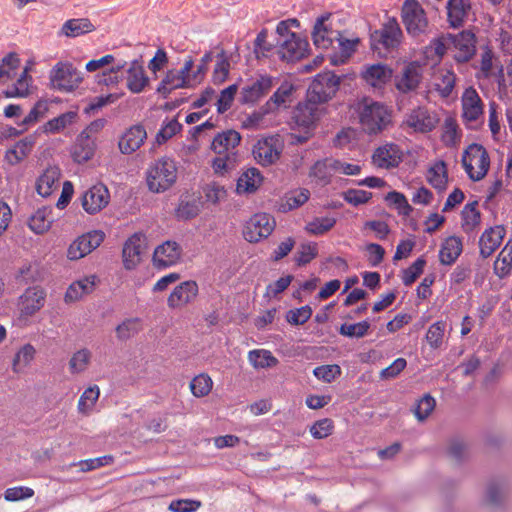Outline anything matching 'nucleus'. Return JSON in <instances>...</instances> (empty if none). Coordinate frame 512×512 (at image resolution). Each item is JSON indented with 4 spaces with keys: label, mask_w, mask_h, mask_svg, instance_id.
I'll return each mask as SVG.
<instances>
[{
    "label": "nucleus",
    "mask_w": 512,
    "mask_h": 512,
    "mask_svg": "<svg viewBox=\"0 0 512 512\" xmlns=\"http://www.w3.org/2000/svg\"><path fill=\"white\" fill-rule=\"evenodd\" d=\"M324 109H320L307 100L299 102L292 110L290 126L298 130L299 134H292L293 144H304L314 135L317 123L321 119Z\"/></svg>",
    "instance_id": "nucleus-1"
},
{
    "label": "nucleus",
    "mask_w": 512,
    "mask_h": 512,
    "mask_svg": "<svg viewBox=\"0 0 512 512\" xmlns=\"http://www.w3.org/2000/svg\"><path fill=\"white\" fill-rule=\"evenodd\" d=\"M359 118L368 135H378L392 123L391 110L385 104L368 97L359 103Z\"/></svg>",
    "instance_id": "nucleus-2"
},
{
    "label": "nucleus",
    "mask_w": 512,
    "mask_h": 512,
    "mask_svg": "<svg viewBox=\"0 0 512 512\" xmlns=\"http://www.w3.org/2000/svg\"><path fill=\"white\" fill-rule=\"evenodd\" d=\"M401 17L408 35L418 43L423 42L429 31V21L422 5L417 0H405Z\"/></svg>",
    "instance_id": "nucleus-3"
},
{
    "label": "nucleus",
    "mask_w": 512,
    "mask_h": 512,
    "mask_svg": "<svg viewBox=\"0 0 512 512\" xmlns=\"http://www.w3.org/2000/svg\"><path fill=\"white\" fill-rule=\"evenodd\" d=\"M147 185L151 192L162 193L177 180V167L173 159L162 157L150 165L147 171Z\"/></svg>",
    "instance_id": "nucleus-4"
},
{
    "label": "nucleus",
    "mask_w": 512,
    "mask_h": 512,
    "mask_svg": "<svg viewBox=\"0 0 512 512\" xmlns=\"http://www.w3.org/2000/svg\"><path fill=\"white\" fill-rule=\"evenodd\" d=\"M402 37L401 27L396 18L392 17L383 23L380 29L370 33V47L373 51L384 49L391 52L398 49Z\"/></svg>",
    "instance_id": "nucleus-5"
},
{
    "label": "nucleus",
    "mask_w": 512,
    "mask_h": 512,
    "mask_svg": "<svg viewBox=\"0 0 512 512\" xmlns=\"http://www.w3.org/2000/svg\"><path fill=\"white\" fill-rule=\"evenodd\" d=\"M49 78L53 88L62 92L75 90L83 80L77 68L67 61L56 63L50 71Z\"/></svg>",
    "instance_id": "nucleus-6"
},
{
    "label": "nucleus",
    "mask_w": 512,
    "mask_h": 512,
    "mask_svg": "<svg viewBox=\"0 0 512 512\" xmlns=\"http://www.w3.org/2000/svg\"><path fill=\"white\" fill-rule=\"evenodd\" d=\"M449 45L458 51L453 59L458 64L468 63L476 55L477 38L475 33L470 29H464L458 34L446 33Z\"/></svg>",
    "instance_id": "nucleus-7"
},
{
    "label": "nucleus",
    "mask_w": 512,
    "mask_h": 512,
    "mask_svg": "<svg viewBox=\"0 0 512 512\" xmlns=\"http://www.w3.org/2000/svg\"><path fill=\"white\" fill-rule=\"evenodd\" d=\"M275 228V219L267 213L253 215L244 227V238L251 243H257L268 238Z\"/></svg>",
    "instance_id": "nucleus-8"
},
{
    "label": "nucleus",
    "mask_w": 512,
    "mask_h": 512,
    "mask_svg": "<svg viewBox=\"0 0 512 512\" xmlns=\"http://www.w3.org/2000/svg\"><path fill=\"white\" fill-rule=\"evenodd\" d=\"M105 239V233L101 230H92L75 239L67 250L70 260H78L98 248Z\"/></svg>",
    "instance_id": "nucleus-9"
},
{
    "label": "nucleus",
    "mask_w": 512,
    "mask_h": 512,
    "mask_svg": "<svg viewBox=\"0 0 512 512\" xmlns=\"http://www.w3.org/2000/svg\"><path fill=\"white\" fill-rule=\"evenodd\" d=\"M277 44L280 46V59L288 63L304 59L310 51L307 38H302L299 34H291V38L285 39L282 43L277 40Z\"/></svg>",
    "instance_id": "nucleus-10"
},
{
    "label": "nucleus",
    "mask_w": 512,
    "mask_h": 512,
    "mask_svg": "<svg viewBox=\"0 0 512 512\" xmlns=\"http://www.w3.org/2000/svg\"><path fill=\"white\" fill-rule=\"evenodd\" d=\"M110 200V193L108 188L98 183L87 191L81 197V204L83 209L90 215H94L105 208Z\"/></svg>",
    "instance_id": "nucleus-11"
},
{
    "label": "nucleus",
    "mask_w": 512,
    "mask_h": 512,
    "mask_svg": "<svg viewBox=\"0 0 512 512\" xmlns=\"http://www.w3.org/2000/svg\"><path fill=\"white\" fill-rule=\"evenodd\" d=\"M438 122L439 119L435 115H432L424 106H418L412 109L411 112L407 114L404 121L414 132L423 134L432 132Z\"/></svg>",
    "instance_id": "nucleus-12"
},
{
    "label": "nucleus",
    "mask_w": 512,
    "mask_h": 512,
    "mask_svg": "<svg viewBox=\"0 0 512 512\" xmlns=\"http://www.w3.org/2000/svg\"><path fill=\"white\" fill-rule=\"evenodd\" d=\"M372 160L382 169L397 168L403 161V151L396 143H386L375 149Z\"/></svg>",
    "instance_id": "nucleus-13"
},
{
    "label": "nucleus",
    "mask_w": 512,
    "mask_h": 512,
    "mask_svg": "<svg viewBox=\"0 0 512 512\" xmlns=\"http://www.w3.org/2000/svg\"><path fill=\"white\" fill-rule=\"evenodd\" d=\"M199 292L198 284L194 280H187L177 285L167 299V305L171 309L182 308L191 304Z\"/></svg>",
    "instance_id": "nucleus-14"
},
{
    "label": "nucleus",
    "mask_w": 512,
    "mask_h": 512,
    "mask_svg": "<svg viewBox=\"0 0 512 512\" xmlns=\"http://www.w3.org/2000/svg\"><path fill=\"white\" fill-rule=\"evenodd\" d=\"M273 77L260 75L251 85L242 88L239 101L241 104H254L260 98L269 93L273 87Z\"/></svg>",
    "instance_id": "nucleus-15"
},
{
    "label": "nucleus",
    "mask_w": 512,
    "mask_h": 512,
    "mask_svg": "<svg viewBox=\"0 0 512 512\" xmlns=\"http://www.w3.org/2000/svg\"><path fill=\"white\" fill-rule=\"evenodd\" d=\"M46 291L41 286L28 287L20 297V310L24 316H33L44 307Z\"/></svg>",
    "instance_id": "nucleus-16"
},
{
    "label": "nucleus",
    "mask_w": 512,
    "mask_h": 512,
    "mask_svg": "<svg viewBox=\"0 0 512 512\" xmlns=\"http://www.w3.org/2000/svg\"><path fill=\"white\" fill-rule=\"evenodd\" d=\"M182 255V247L176 241H165L153 254V262L158 268H167L176 264Z\"/></svg>",
    "instance_id": "nucleus-17"
},
{
    "label": "nucleus",
    "mask_w": 512,
    "mask_h": 512,
    "mask_svg": "<svg viewBox=\"0 0 512 512\" xmlns=\"http://www.w3.org/2000/svg\"><path fill=\"white\" fill-rule=\"evenodd\" d=\"M506 230L503 225H496L486 229L479 240L480 255L483 259L490 257L501 245Z\"/></svg>",
    "instance_id": "nucleus-18"
},
{
    "label": "nucleus",
    "mask_w": 512,
    "mask_h": 512,
    "mask_svg": "<svg viewBox=\"0 0 512 512\" xmlns=\"http://www.w3.org/2000/svg\"><path fill=\"white\" fill-rule=\"evenodd\" d=\"M342 162L337 159L326 157L317 160L309 170V176L316 179V182L321 186H326L331 183L333 172L340 170Z\"/></svg>",
    "instance_id": "nucleus-19"
},
{
    "label": "nucleus",
    "mask_w": 512,
    "mask_h": 512,
    "mask_svg": "<svg viewBox=\"0 0 512 512\" xmlns=\"http://www.w3.org/2000/svg\"><path fill=\"white\" fill-rule=\"evenodd\" d=\"M147 138L142 124H135L128 128L121 136L118 146L123 154H131L138 150Z\"/></svg>",
    "instance_id": "nucleus-20"
},
{
    "label": "nucleus",
    "mask_w": 512,
    "mask_h": 512,
    "mask_svg": "<svg viewBox=\"0 0 512 512\" xmlns=\"http://www.w3.org/2000/svg\"><path fill=\"white\" fill-rule=\"evenodd\" d=\"M96 141L86 132H81L71 149V156L74 162L83 164L91 160L96 151Z\"/></svg>",
    "instance_id": "nucleus-21"
},
{
    "label": "nucleus",
    "mask_w": 512,
    "mask_h": 512,
    "mask_svg": "<svg viewBox=\"0 0 512 512\" xmlns=\"http://www.w3.org/2000/svg\"><path fill=\"white\" fill-rule=\"evenodd\" d=\"M393 70L386 64H372L361 73L362 79L370 86L381 89L392 78Z\"/></svg>",
    "instance_id": "nucleus-22"
},
{
    "label": "nucleus",
    "mask_w": 512,
    "mask_h": 512,
    "mask_svg": "<svg viewBox=\"0 0 512 512\" xmlns=\"http://www.w3.org/2000/svg\"><path fill=\"white\" fill-rule=\"evenodd\" d=\"M200 193L197 195H181L175 209L176 217L180 220L189 221L196 218L203 207Z\"/></svg>",
    "instance_id": "nucleus-23"
},
{
    "label": "nucleus",
    "mask_w": 512,
    "mask_h": 512,
    "mask_svg": "<svg viewBox=\"0 0 512 512\" xmlns=\"http://www.w3.org/2000/svg\"><path fill=\"white\" fill-rule=\"evenodd\" d=\"M462 110L463 118L470 122L478 120L483 113V102L473 87L466 89L462 96Z\"/></svg>",
    "instance_id": "nucleus-24"
},
{
    "label": "nucleus",
    "mask_w": 512,
    "mask_h": 512,
    "mask_svg": "<svg viewBox=\"0 0 512 512\" xmlns=\"http://www.w3.org/2000/svg\"><path fill=\"white\" fill-rule=\"evenodd\" d=\"M141 236L137 233L129 237L122 248V260L126 270L135 269L141 261Z\"/></svg>",
    "instance_id": "nucleus-25"
},
{
    "label": "nucleus",
    "mask_w": 512,
    "mask_h": 512,
    "mask_svg": "<svg viewBox=\"0 0 512 512\" xmlns=\"http://www.w3.org/2000/svg\"><path fill=\"white\" fill-rule=\"evenodd\" d=\"M446 8L449 26L458 29L464 25L471 10V2L470 0H448Z\"/></svg>",
    "instance_id": "nucleus-26"
},
{
    "label": "nucleus",
    "mask_w": 512,
    "mask_h": 512,
    "mask_svg": "<svg viewBox=\"0 0 512 512\" xmlns=\"http://www.w3.org/2000/svg\"><path fill=\"white\" fill-rule=\"evenodd\" d=\"M193 87L194 84L190 82V79L182 78L176 70L170 69L165 73L156 92L159 93L163 99H167L171 92L176 89Z\"/></svg>",
    "instance_id": "nucleus-27"
},
{
    "label": "nucleus",
    "mask_w": 512,
    "mask_h": 512,
    "mask_svg": "<svg viewBox=\"0 0 512 512\" xmlns=\"http://www.w3.org/2000/svg\"><path fill=\"white\" fill-rule=\"evenodd\" d=\"M422 79L416 62H411L404 67L402 77L397 80L396 87L402 93H408L418 88Z\"/></svg>",
    "instance_id": "nucleus-28"
},
{
    "label": "nucleus",
    "mask_w": 512,
    "mask_h": 512,
    "mask_svg": "<svg viewBox=\"0 0 512 512\" xmlns=\"http://www.w3.org/2000/svg\"><path fill=\"white\" fill-rule=\"evenodd\" d=\"M463 251V244L460 237L450 236L441 245L439 260L442 265H452Z\"/></svg>",
    "instance_id": "nucleus-29"
},
{
    "label": "nucleus",
    "mask_w": 512,
    "mask_h": 512,
    "mask_svg": "<svg viewBox=\"0 0 512 512\" xmlns=\"http://www.w3.org/2000/svg\"><path fill=\"white\" fill-rule=\"evenodd\" d=\"M281 152L267 139L259 140L254 146L253 155L255 160L262 166H269L275 163Z\"/></svg>",
    "instance_id": "nucleus-30"
},
{
    "label": "nucleus",
    "mask_w": 512,
    "mask_h": 512,
    "mask_svg": "<svg viewBox=\"0 0 512 512\" xmlns=\"http://www.w3.org/2000/svg\"><path fill=\"white\" fill-rule=\"evenodd\" d=\"M241 134L236 130L230 129L218 133L212 143L211 149L217 154L226 153L229 149L236 148L241 142Z\"/></svg>",
    "instance_id": "nucleus-31"
},
{
    "label": "nucleus",
    "mask_w": 512,
    "mask_h": 512,
    "mask_svg": "<svg viewBox=\"0 0 512 512\" xmlns=\"http://www.w3.org/2000/svg\"><path fill=\"white\" fill-rule=\"evenodd\" d=\"M263 176L259 169L255 167L248 168L237 180L236 191L238 194L254 193L261 185Z\"/></svg>",
    "instance_id": "nucleus-32"
},
{
    "label": "nucleus",
    "mask_w": 512,
    "mask_h": 512,
    "mask_svg": "<svg viewBox=\"0 0 512 512\" xmlns=\"http://www.w3.org/2000/svg\"><path fill=\"white\" fill-rule=\"evenodd\" d=\"M127 87L132 93H140L149 83L144 68L137 60H134L127 70Z\"/></svg>",
    "instance_id": "nucleus-33"
},
{
    "label": "nucleus",
    "mask_w": 512,
    "mask_h": 512,
    "mask_svg": "<svg viewBox=\"0 0 512 512\" xmlns=\"http://www.w3.org/2000/svg\"><path fill=\"white\" fill-rule=\"evenodd\" d=\"M96 29L88 18H72L64 22L61 33L69 38L88 34Z\"/></svg>",
    "instance_id": "nucleus-34"
},
{
    "label": "nucleus",
    "mask_w": 512,
    "mask_h": 512,
    "mask_svg": "<svg viewBox=\"0 0 512 512\" xmlns=\"http://www.w3.org/2000/svg\"><path fill=\"white\" fill-rule=\"evenodd\" d=\"M428 183L438 192H443L447 188L448 172L447 165L443 160L438 161L434 166L429 168L427 174Z\"/></svg>",
    "instance_id": "nucleus-35"
},
{
    "label": "nucleus",
    "mask_w": 512,
    "mask_h": 512,
    "mask_svg": "<svg viewBox=\"0 0 512 512\" xmlns=\"http://www.w3.org/2000/svg\"><path fill=\"white\" fill-rule=\"evenodd\" d=\"M77 118V112L67 111L47 121L40 129L46 134H56L73 124Z\"/></svg>",
    "instance_id": "nucleus-36"
},
{
    "label": "nucleus",
    "mask_w": 512,
    "mask_h": 512,
    "mask_svg": "<svg viewBox=\"0 0 512 512\" xmlns=\"http://www.w3.org/2000/svg\"><path fill=\"white\" fill-rule=\"evenodd\" d=\"M334 96L335 95L330 91H327L323 88V84H321V82L318 80H313L307 89L305 100H307L308 103L318 107L320 104L327 103Z\"/></svg>",
    "instance_id": "nucleus-37"
},
{
    "label": "nucleus",
    "mask_w": 512,
    "mask_h": 512,
    "mask_svg": "<svg viewBox=\"0 0 512 512\" xmlns=\"http://www.w3.org/2000/svg\"><path fill=\"white\" fill-rule=\"evenodd\" d=\"M51 213V209L47 207L37 209L29 218L28 225L30 229L37 234L46 232L51 226L52 221L48 218Z\"/></svg>",
    "instance_id": "nucleus-38"
},
{
    "label": "nucleus",
    "mask_w": 512,
    "mask_h": 512,
    "mask_svg": "<svg viewBox=\"0 0 512 512\" xmlns=\"http://www.w3.org/2000/svg\"><path fill=\"white\" fill-rule=\"evenodd\" d=\"M469 149L472 151V158L478 159L477 165L479 170L477 171V178L483 179L490 168V156L485 147L478 143H472L469 145Z\"/></svg>",
    "instance_id": "nucleus-39"
},
{
    "label": "nucleus",
    "mask_w": 512,
    "mask_h": 512,
    "mask_svg": "<svg viewBox=\"0 0 512 512\" xmlns=\"http://www.w3.org/2000/svg\"><path fill=\"white\" fill-rule=\"evenodd\" d=\"M36 350L31 344H25L14 356L12 361V370L15 373H19L25 367H27L30 362L35 357Z\"/></svg>",
    "instance_id": "nucleus-40"
},
{
    "label": "nucleus",
    "mask_w": 512,
    "mask_h": 512,
    "mask_svg": "<svg viewBox=\"0 0 512 512\" xmlns=\"http://www.w3.org/2000/svg\"><path fill=\"white\" fill-rule=\"evenodd\" d=\"M217 62L212 74V82L215 85L222 84L229 75L230 62L226 52L222 49L216 56Z\"/></svg>",
    "instance_id": "nucleus-41"
},
{
    "label": "nucleus",
    "mask_w": 512,
    "mask_h": 512,
    "mask_svg": "<svg viewBox=\"0 0 512 512\" xmlns=\"http://www.w3.org/2000/svg\"><path fill=\"white\" fill-rule=\"evenodd\" d=\"M249 360L255 368H272L278 364V359L268 350H252Z\"/></svg>",
    "instance_id": "nucleus-42"
},
{
    "label": "nucleus",
    "mask_w": 512,
    "mask_h": 512,
    "mask_svg": "<svg viewBox=\"0 0 512 512\" xmlns=\"http://www.w3.org/2000/svg\"><path fill=\"white\" fill-rule=\"evenodd\" d=\"M445 330L446 322L443 320L433 323L428 328L425 338L432 349L436 350L442 346Z\"/></svg>",
    "instance_id": "nucleus-43"
},
{
    "label": "nucleus",
    "mask_w": 512,
    "mask_h": 512,
    "mask_svg": "<svg viewBox=\"0 0 512 512\" xmlns=\"http://www.w3.org/2000/svg\"><path fill=\"white\" fill-rule=\"evenodd\" d=\"M426 259L422 255L418 257L408 268L402 270V281L405 286H411L423 273Z\"/></svg>",
    "instance_id": "nucleus-44"
},
{
    "label": "nucleus",
    "mask_w": 512,
    "mask_h": 512,
    "mask_svg": "<svg viewBox=\"0 0 512 512\" xmlns=\"http://www.w3.org/2000/svg\"><path fill=\"white\" fill-rule=\"evenodd\" d=\"M370 322L369 320H363L358 323L354 324H347L344 323L340 326L338 332L340 335L349 337V338H362L365 335H367L369 329H370Z\"/></svg>",
    "instance_id": "nucleus-45"
},
{
    "label": "nucleus",
    "mask_w": 512,
    "mask_h": 512,
    "mask_svg": "<svg viewBox=\"0 0 512 512\" xmlns=\"http://www.w3.org/2000/svg\"><path fill=\"white\" fill-rule=\"evenodd\" d=\"M212 379L207 374H199L190 382V389L195 397H204L208 395L212 389Z\"/></svg>",
    "instance_id": "nucleus-46"
},
{
    "label": "nucleus",
    "mask_w": 512,
    "mask_h": 512,
    "mask_svg": "<svg viewBox=\"0 0 512 512\" xmlns=\"http://www.w3.org/2000/svg\"><path fill=\"white\" fill-rule=\"evenodd\" d=\"M57 180L56 172L46 170L36 181V191L42 197H49Z\"/></svg>",
    "instance_id": "nucleus-47"
},
{
    "label": "nucleus",
    "mask_w": 512,
    "mask_h": 512,
    "mask_svg": "<svg viewBox=\"0 0 512 512\" xmlns=\"http://www.w3.org/2000/svg\"><path fill=\"white\" fill-rule=\"evenodd\" d=\"M336 224V219L332 217H317L309 222L306 231L312 235L320 236L330 231Z\"/></svg>",
    "instance_id": "nucleus-48"
},
{
    "label": "nucleus",
    "mask_w": 512,
    "mask_h": 512,
    "mask_svg": "<svg viewBox=\"0 0 512 512\" xmlns=\"http://www.w3.org/2000/svg\"><path fill=\"white\" fill-rule=\"evenodd\" d=\"M385 200L389 205H393L403 216H409L413 211L412 206L408 203L405 195L398 191H391L385 196Z\"/></svg>",
    "instance_id": "nucleus-49"
},
{
    "label": "nucleus",
    "mask_w": 512,
    "mask_h": 512,
    "mask_svg": "<svg viewBox=\"0 0 512 512\" xmlns=\"http://www.w3.org/2000/svg\"><path fill=\"white\" fill-rule=\"evenodd\" d=\"M312 308L309 305L287 311L286 321L294 326L304 325L312 316Z\"/></svg>",
    "instance_id": "nucleus-50"
},
{
    "label": "nucleus",
    "mask_w": 512,
    "mask_h": 512,
    "mask_svg": "<svg viewBox=\"0 0 512 512\" xmlns=\"http://www.w3.org/2000/svg\"><path fill=\"white\" fill-rule=\"evenodd\" d=\"M183 129L181 123L178 122L176 118L169 120L166 124H164L161 129L156 134V142L159 145L166 143L169 139H171L176 134L180 133Z\"/></svg>",
    "instance_id": "nucleus-51"
},
{
    "label": "nucleus",
    "mask_w": 512,
    "mask_h": 512,
    "mask_svg": "<svg viewBox=\"0 0 512 512\" xmlns=\"http://www.w3.org/2000/svg\"><path fill=\"white\" fill-rule=\"evenodd\" d=\"M20 66V58L17 53L11 52L4 56L0 63V79L6 77L11 79L14 76V72Z\"/></svg>",
    "instance_id": "nucleus-52"
},
{
    "label": "nucleus",
    "mask_w": 512,
    "mask_h": 512,
    "mask_svg": "<svg viewBox=\"0 0 512 512\" xmlns=\"http://www.w3.org/2000/svg\"><path fill=\"white\" fill-rule=\"evenodd\" d=\"M100 395V390L97 385L88 387L80 396L78 402V409L81 413H87L95 405Z\"/></svg>",
    "instance_id": "nucleus-53"
},
{
    "label": "nucleus",
    "mask_w": 512,
    "mask_h": 512,
    "mask_svg": "<svg viewBox=\"0 0 512 512\" xmlns=\"http://www.w3.org/2000/svg\"><path fill=\"white\" fill-rule=\"evenodd\" d=\"M140 319H126L116 327V335L120 340H127L140 331Z\"/></svg>",
    "instance_id": "nucleus-54"
},
{
    "label": "nucleus",
    "mask_w": 512,
    "mask_h": 512,
    "mask_svg": "<svg viewBox=\"0 0 512 512\" xmlns=\"http://www.w3.org/2000/svg\"><path fill=\"white\" fill-rule=\"evenodd\" d=\"M48 110L49 107L47 100L39 99L19 125L29 126L35 124L46 115Z\"/></svg>",
    "instance_id": "nucleus-55"
},
{
    "label": "nucleus",
    "mask_w": 512,
    "mask_h": 512,
    "mask_svg": "<svg viewBox=\"0 0 512 512\" xmlns=\"http://www.w3.org/2000/svg\"><path fill=\"white\" fill-rule=\"evenodd\" d=\"M318 255L315 243H303L294 256L297 266H305L310 263Z\"/></svg>",
    "instance_id": "nucleus-56"
},
{
    "label": "nucleus",
    "mask_w": 512,
    "mask_h": 512,
    "mask_svg": "<svg viewBox=\"0 0 512 512\" xmlns=\"http://www.w3.org/2000/svg\"><path fill=\"white\" fill-rule=\"evenodd\" d=\"M461 131L455 120L449 118L445 121V131L442 135V141L446 147H454L460 142Z\"/></svg>",
    "instance_id": "nucleus-57"
},
{
    "label": "nucleus",
    "mask_w": 512,
    "mask_h": 512,
    "mask_svg": "<svg viewBox=\"0 0 512 512\" xmlns=\"http://www.w3.org/2000/svg\"><path fill=\"white\" fill-rule=\"evenodd\" d=\"M237 91V84L229 85L221 91L216 104L218 114H224L227 110L231 108Z\"/></svg>",
    "instance_id": "nucleus-58"
},
{
    "label": "nucleus",
    "mask_w": 512,
    "mask_h": 512,
    "mask_svg": "<svg viewBox=\"0 0 512 512\" xmlns=\"http://www.w3.org/2000/svg\"><path fill=\"white\" fill-rule=\"evenodd\" d=\"M90 357L91 353L88 349H81L75 352L69 361L71 373L76 374L83 372L90 361Z\"/></svg>",
    "instance_id": "nucleus-59"
},
{
    "label": "nucleus",
    "mask_w": 512,
    "mask_h": 512,
    "mask_svg": "<svg viewBox=\"0 0 512 512\" xmlns=\"http://www.w3.org/2000/svg\"><path fill=\"white\" fill-rule=\"evenodd\" d=\"M314 376L326 383H331L341 375V368L337 364L321 365L313 370Z\"/></svg>",
    "instance_id": "nucleus-60"
},
{
    "label": "nucleus",
    "mask_w": 512,
    "mask_h": 512,
    "mask_svg": "<svg viewBox=\"0 0 512 512\" xmlns=\"http://www.w3.org/2000/svg\"><path fill=\"white\" fill-rule=\"evenodd\" d=\"M436 406L435 399L430 394H425L417 403L415 416L419 421L428 418Z\"/></svg>",
    "instance_id": "nucleus-61"
},
{
    "label": "nucleus",
    "mask_w": 512,
    "mask_h": 512,
    "mask_svg": "<svg viewBox=\"0 0 512 512\" xmlns=\"http://www.w3.org/2000/svg\"><path fill=\"white\" fill-rule=\"evenodd\" d=\"M321 25V22H315L312 31V40L317 48L327 50L333 45L336 37L322 33L320 30Z\"/></svg>",
    "instance_id": "nucleus-62"
},
{
    "label": "nucleus",
    "mask_w": 512,
    "mask_h": 512,
    "mask_svg": "<svg viewBox=\"0 0 512 512\" xmlns=\"http://www.w3.org/2000/svg\"><path fill=\"white\" fill-rule=\"evenodd\" d=\"M372 198V193L365 191V190H358V189H348L347 191L343 192V199L353 205V206H359L362 204L367 203Z\"/></svg>",
    "instance_id": "nucleus-63"
},
{
    "label": "nucleus",
    "mask_w": 512,
    "mask_h": 512,
    "mask_svg": "<svg viewBox=\"0 0 512 512\" xmlns=\"http://www.w3.org/2000/svg\"><path fill=\"white\" fill-rule=\"evenodd\" d=\"M334 424L329 418L316 421L310 429L315 439H324L333 433Z\"/></svg>",
    "instance_id": "nucleus-64"
}]
</instances>
